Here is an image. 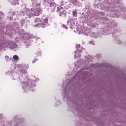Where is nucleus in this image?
Instances as JSON below:
<instances>
[{
    "label": "nucleus",
    "mask_w": 126,
    "mask_h": 126,
    "mask_svg": "<svg viewBox=\"0 0 126 126\" xmlns=\"http://www.w3.org/2000/svg\"><path fill=\"white\" fill-rule=\"evenodd\" d=\"M105 2L106 5L104 6V9L105 12L110 13L106 14L108 17H120L122 15V11L126 10L121 0H113L109 2L106 0Z\"/></svg>",
    "instance_id": "obj_3"
},
{
    "label": "nucleus",
    "mask_w": 126,
    "mask_h": 126,
    "mask_svg": "<svg viewBox=\"0 0 126 126\" xmlns=\"http://www.w3.org/2000/svg\"><path fill=\"white\" fill-rule=\"evenodd\" d=\"M71 74V73L69 72L68 73V75L70 76Z\"/></svg>",
    "instance_id": "obj_37"
},
{
    "label": "nucleus",
    "mask_w": 126,
    "mask_h": 126,
    "mask_svg": "<svg viewBox=\"0 0 126 126\" xmlns=\"http://www.w3.org/2000/svg\"><path fill=\"white\" fill-rule=\"evenodd\" d=\"M22 6L24 8L20 11L19 15H22L24 19H31L33 16H39L42 11V9L40 7H32L30 9L26 7L25 4H22Z\"/></svg>",
    "instance_id": "obj_4"
},
{
    "label": "nucleus",
    "mask_w": 126,
    "mask_h": 126,
    "mask_svg": "<svg viewBox=\"0 0 126 126\" xmlns=\"http://www.w3.org/2000/svg\"><path fill=\"white\" fill-rule=\"evenodd\" d=\"M63 28H64L65 29H66V30H67V27L66 26V25H63Z\"/></svg>",
    "instance_id": "obj_34"
},
{
    "label": "nucleus",
    "mask_w": 126,
    "mask_h": 126,
    "mask_svg": "<svg viewBox=\"0 0 126 126\" xmlns=\"http://www.w3.org/2000/svg\"><path fill=\"white\" fill-rule=\"evenodd\" d=\"M4 17V14L2 11H0V22L2 20V18ZM1 30V26H0V31Z\"/></svg>",
    "instance_id": "obj_21"
},
{
    "label": "nucleus",
    "mask_w": 126,
    "mask_h": 126,
    "mask_svg": "<svg viewBox=\"0 0 126 126\" xmlns=\"http://www.w3.org/2000/svg\"><path fill=\"white\" fill-rule=\"evenodd\" d=\"M33 77L35 78V76H34Z\"/></svg>",
    "instance_id": "obj_45"
},
{
    "label": "nucleus",
    "mask_w": 126,
    "mask_h": 126,
    "mask_svg": "<svg viewBox=\"0 0 126 126\" xmlns=\"http://www.w3.org/2000/svg\"><path fill=\"white\" fill-rule=\"evenodd\" d=\"M83 70H84V69H81L74 76L71 78V80L66 79L65 86L64 82H63V86H65V88L62 91V94L64 99L66 98L67 101H69L70 103L73 102V99L69 97V92H70V90H72V89H74L76 87L78 82H80L81 80L85 78L87 72L85 71L82 72Z\"/></svg>",
    "instance_id": "obj_2"
},
{
    "label": "nucleus",
    "mask_w": 126,
    "mask_h": 126,
    "mask_svg": "<svg viewBox=\"0 0 126 126\" xmlns=\"http://www.w3.org/2000/svg\"><path fill=\"white\" fill-rule=\"evenodd\" d=\"M8 17H9V16H8L7 17L8 18Z\"/></svg>",
    "instance_id": "obj_43"
},
{
    "label": "nucleus",
    "mask_w": 126,
    "mask_h": 126,
    "mask_svg": "<svg viewBox=\"0 0 126 126\" xmlns=\"http://www.w3.org/2000/svg\"><path fill=\"white\" fill-rule=\"evenodd\" d=\"M32 2V7H37L41 5V1L40 0H31Z\"/></svg>",
    "instance_id": "obj_18"
},
{
    "label": "nucleus",
    "mask_w": 126,
    "mask_h": 126,
    "mask_svg": "<svg viewBox=\"0 0 126 126\" xmlns=\"http://www.w3.org/2000/svg\"><path fill=\"white\" fill-rule=\"evenodd\" d=\"M9 20H12V17H9Z\"/></svg>",
    "instance_id": "obj_36"
},
{
    "label": "nucleus",
    "mask_w": 126,
    "mask_h": 126,
    "mask_svg": "<svg viewBox=\"0 0 126 126\" xmlns=\"http://www.w3.org/2000/svg\"><path fill=\"white\" fill-rule=\"evenodd\" d=\"M3 47L15 51L18 49V45L12 40H4L3 37L0 36V50Z\"/></svg>",
    "instance_id": "obj_5"
},
{
    "label": "nucleus",
    "mask_w": 126,
    "mask_h": 126,
    "mask_svg": "<svg viewBox=\"0 0 126 126\" xmlns=\"http://www.w3.org/2000/svg\"><path fill=\"white\" fill-rule=\"evenodd\" d=\"M78 13H77L76 10H73L72 11V15L73 17H76L77 16V15Z\"/></svg>",
    "instance_id": "obj_24"
},
{
    "label": "nucleus",
    "mask_w": 126,
    "mask_h": 126,
    "mask_svg": "<svg viewBox=\"0 0 126 126\" xmlns=\"http://www.w3.org/2000/svg\"><path fill=\"white\" fill-rule=\"evenodd\" d=\"M122 17L123 19H126V12H125L123 14H122Z\"/></svg>",
    "instance_id": "obj_31"
},
{
    "label": "nucleus",
    "mask_w": 126,
    "mask_h": 126,
    "mask_svg": "<svg viewBox=\"0 0 126 126\" xmlns=\"http://www.w3.org/2000/svg\"><path fill=\"white\" fill-rule=\"evenodd\" d=\"M13 59L15 61H18L19 60V57H18L17 55H14L13 56Z\"/></svg>",
    "instance_id": "obj_25"
},
{
    "label": "nucleus",
    "mask_w": 126,
    "mask_h": 126,
    "mask_svg": "<svg viewBox=\"0 0 126 126\" xmlns=\"http://www.w3.org/2000/svg\"><path fill=\"white\" fill-rule=\"evenodd\" d=\"M89 44H90V45H93V46H95V41L93 40H91L89 42Z\"/></svg>",
    "instance_id": "obj_27"
},
{
    "label": "nucleus",
    "mask_w": 126,
    "mask_h": 126,
    "mask_svg": "<svg viewBox=\"0 0 126 126\" xmlns=\"http://www.w3.org/2000/svg\"><path fill=\"white\" fill-rule=\"evenodd\" d=\"M8 2L10 3L11 5H16V4H19L18 0H8Z\"/></svg>",
    "instance_id": "obj_20"
},
{
    "label": "nucleus",
    "mask_w": 126,
    "mask_h": 126,
    "mask_svg": "<svg viewBox=\"0 0 126 126\" xmlns=\"http://www.w3.org/2000/svg\"><path fill=\"white\" fill-rule=\"evenodd\" d=\"M94 7H97V6L96 5H94Z\"/></svg>",
    "instance_id": "obj_41"
},
{
    "label": "nucleus",
    "mask_w": 126,
    "mask_h": 126,
    "mask_svg": "<svg viewBox=\"0 0 126 126\" xmlns=\"http://www.w3.org/2000/svg\"><path fill=\"white\" fill-rule=\"evenodd\" d=\"M115 42L116 44H122V40L120 39H116Z\"/></svg>",
    "instance_id": "obj_29"
},
{
    "label": "nucleus",
    "mask_w": 126,
    "mask_h": 126,
    "mask_svg": "<svg viewBox=\"0 0 126 126\" xmlns=\"http://www.w3.org/2000/svg\"><path fill=\"white\" fill-rule=\"evenodd\" d=\"M27 71L23 68H21L19 70L18 73H12V71H8L6 72L7 75L12 76L14 75L12 79L14 80H19L20 83H22V89L24 92L27 93L30 90L34 92L36 90V83L39 81V78H35L34 80L28 79L26 76Z\"/></svg>",
    "instance_id": "obj_1"
},
{
    "label": "nucleus",
    "mask_w": 126,
    "mask_h": 126,
    "mask_svg": "<svg viewBox=\"0 0 126 126\" xmlns=\"http://www.w3.org/2000/svg\"><path fill=\"white\" fill-rule=\"evenodd\" d=\"M29 38H26L24 40V43L27 47H30L31 46V43L33 42V40H36L37 41H40L41 39L39 37L34 36L32 34H29Z\"/></svg>",
    "instance_id": "obj_9"
},
{
    "label": "nucleus",
    "mask_w": 126,
    "mask_h": 126,
    "mask_svg": "<svg viewBox=\"0 0 126 126\" xmlns=\"http://www.w3.org/2000/svg\"><path fill=\"white\" fill-rule=\"evenodd\" d=\"M25 32L24 30H21V31L20 32V34H21V35H23L24 34Z\"/></svg>",
    "instance_id": "obj_33"
},
{
    "label": "nucleus",
    "mask_w": 126,
    "mask_h": 126,
    "mask_svg": "<svg viewBox=\"0 0 126 126\" xmlns=\"http://www.w3.org/2000/svg\"><path fill=\"white\" fill-rule=\"evenodd\" d=\"M34 22L35 23L39 22L37 24L34 25V27H37V28H40V27L44 28V27L49 25V23H48V19L47 18H40L39 17H37L34 20Z\"/></svg>",
    "instance_id": "obj_7"
},
{
    "label": "nucleus",
    "mask_w": 126,
    "mask_h": 126,
    "mask_svg": "<svg viewBox=\"0 0 126 126\" xmlns=\"http://www.w3.org/2000/svg\"><path fill=\"white\" fill-rule=\"evenodd\" d=\"M43 4L46 7L52 9L53 11H55L56 7H57L56 3L54 2L53 0H43Z\"/></svg>",
    "instance_id": "obj_10"
},
{
    "label": "nucleus",
    "mask_w": 126,
    "mask_h": 126,
    "mask_svg": "<svg viewBox=\"0 0 126 126\" xmlns=\"http://www.w3.org/2000/svg\"><path fill=\"white\" fill-rule=\"evenodd\" d=\"M104 15H105V12H96V16L97 18L101 19V20H103L106 23L108 24L109 26H111V25L109 24V23L110 22L109 19H108V18H106V17H102V16H104Z\"/></svg>",
    "instance_id": "obj_13"
},
{
    "label": "nucleus",
    "mask_w": 126,
    "mask_h": 126,
    "mask_svg": "<svg viewBox=\"0 0 126 126\" xmlns=\"http://www.w3.org/2000/svg\"><path fill=\"white\" fill-rule=\"evenodd\" d=\"M76 50H77L75 51L74 58L75 60H77L81 57V55L79 53H82V51H85V49L81 47L80 44H78L76 46Z\"/></svg>",
    "instance_id": "obj_11"
},
{
    "label": "nucleus",
    "mask_w": 126,
    "mask_h": 126,
    "mask_svg": "<svg viewBox=\"0 0 126 126\" xmlns=\"http://www.w3.org/2000/svg\"><path fill=\"white\" fill-rule=\"evenodd\" d=\"M85 60L83 61L82 63H80V62H82V60L77 61V62L74 64L75 67H81L82 65H83L84 68H86L87 64H88V63L90 62V56H89V55H87L85 56Z\"/></svg>",
    "instance_id": "obj_8"
},
{
    "label": "nucleus",
    "mask_w": 126,
    "mask_h": 126,
    "mask_svg": "<svg viewBox=\"0 0 126 126\" xmlns=\"http://www.w3.org/2000/svg\"><path fill=\"white\" fill-rule=\"evenodd\" d=\"M61 101L60 100L58 99L56 101V103L55 104V106L56 107H57V106H59V105H60V104H61Z\"/></svg>",
    "instance_id": "obj_28"
},
{
    "label": "nucleus",
    "mask_w": 126,
    "mask_h": 126,
    "mask_svg": "<svg viewBox=\"0 0 126 126\" xmlns=\"http://www.w3.org/2000/svg\"><path fill=\"white\" fill-rule=\"evenodd\" d=\"M118 27L117 23H114L113 25L112 28L108 30V31H110V32L112 31V37H113V38H116L119 36V34H118V32H119V31H118Z\"/></svg>",
    "instance_id": "obj_12"
},
{
    "label": "nucleus",
    "mask_w": 126,
    "mask_h": 126,
    "mask_svg": "<svg viewBox=\"0 0 126 126\" xmlns=\"http://www.w3.org/2000/svg\"><path fill=\"white\" fill-rule=\"evenodd\" d=\"M99 0V1H103V0Z\"/></svg>",
    "instance_id": "obj_39"
},
{
    "label": "nucleus",
    "mask_w": 126,
    "mask_h": 126,
    "mask_svg": "<svg viewBox=\"0 0 126 126\" xmlns=\"http://www.w3.org/2000/svg\"><path fill=\"white\" fill-rule=\"evenodd\" d=\"M37 57H42V51L39 50L36 53Z\"/></svg>",
    "instance_id": "obj_23"
},
{
    "label": "nucleus",
    "mask_w": 126,
    "mask_h": 126,
    "mask_svg": "<svg viewBox=\"0 0 126 126\" xmlns=\"http://www.w3.org/2000/svg\"><path fill=\"white\" fill-rule=\"evenodd\" d=\"M25 66H26V68H27V69H29V65H28V64H26V65H25Z\"/></svg>",
    "instance_id": "obj_35"
},
{
    "label": "nucleus",
    "mask_w": 126,
    "mask_h": 126,
    "mask_svg": "<svg viewBox=\"0 0 126 126\" xmlns=\"http://www.w3.org/2000/svg\"><path fill=\"white\" fill-rule=\"evenodd\" d=\"M98 56H100V55L99 54L96 55V57H98Z\"/></svg>",
    "instance_id": "obj_40"
},
{
    "label": "nucleus",
    "mask_w": 126,
    "mask_h": 126,
    "mask_svg": "<svg viewBox=\"0 0 126 126\" xmlns=\"http://www.w3.org/2000/svg\"><path fill=\"white\" fill-rule=\"evenodd\" d=\"M85 35H89L90 34V37H92V38H94L95 39H96V38H98V35H97V33L96 32H89V30H87L84 32Z\"/></svg>",
    "instance_id": "obj_17"
},
{
    "label": "nucleus",
    "mask_w": 126,
    "mask_h": 126,
    "mask_svg": "<svg viewBox=\"0 0 126 126\" xmlns=\"http://www.w3.org/2000/svg\"><path fill=\"white\" fill-rule=\"evenodd\" d=\"M57 12L59 14V16H64V14H65V12L64 11V9L63 7L59 8L57 7Z\"/></svg>",
    "instance_id": "obj_19"
},
{
    "label": "nucleus",
    "mask_w": 126,
    "mask_h": 126,
    "mask_svg": "<svg viewBox=\"0 0 126 126\" xmlns=\"http://www.w3.org/2000/svg\"><path fill=\"white\" fill-rule=\"evenodd\" d=\"M38 59L37 58H34L32 62V63H36V62H38Z\"/></svg>",
    "instance_id": "obj_32"
},
{
    "label": "nucleus",
    "mask_w": 126,
    "mask_h": 126,
    "mask_svg": "<svg viewBox=\"0 0 126 126\" xmlns=\"http://www.w3.org/2000/svg\"><path fill=\"white\" fill-rule=\"evenodd\" d=\"M111 31H108L107 29L104 30L103 29H100L97 31L96 36H97V37H102L103 35H109V34H111Z\"/></svg>",
    "instance_id": "obj_14"
},
{
    "label": "nucleus",
    "mask_w": 126,
    "mask_h": 126,
    "mask_svg": "<svg viewBox=\"0 0 126 126\" xmlns=\"http://www.w3.org/2000/svg\"><path fill=\"white\" fill-rule=\"evenodd\" d=\"M20 13V12L18 13V16H20V17H22V19L20 20V23L21 25V27L24 26H27V22L29 23H30V21L29 20H25V19H27L28 18L26 19L23 18V17L21 15H19Z\"/></svg>",
    "instance_id": "obj_16"
},
{
    "label": "nucleus",
    "mask_w": 126,
    "mask_h": 126,
    "mask_svg": "<svg viewBox=\"0 0 126 126\" xmlns=\"http://www.w3.org/2000/svg\"><path fill=\"white\" fill-rule=\"evenodd\" d=\"M8 14L9 15H12V16H13V15H15V12H14V11H10L8 13Z\"/></svg>",
    "instance_id": "obj_30"
},
{
    "label": "nucleus",
    "mask_w": 126,
    "mask_h": 126,
    "mask_svg": "<svg viewBox=\"0 0 126 126\" xmlns=\"http://www.w3.org/2000/svg\"><path fill=\"white\" fill-rule=\"evenodd\" d=\"M55 100H57V97H55Z\"/></svg>",
    "instance_id": "obj_42"
},
{
    "label": "nucleus",
    "mask_w": 126,
    "mask_h": 126,
    "mask_svg": "<svg viewBox=\"0 0 126 126\" xmlns=\"http://www.w3.org/2000/svg\"><path fill=\"white\" fill-rule=\"evenodd\" d=\"M17 20H18V18L17 19Z\"/></svg>",
    "instance_id": "obj_44"
},
{
    "label": "nucleus",
    "mask_w": 126,
    "mask_h": 126,
    "mask_svg": "<svg viewBox=\"0 0 126 126\" xmlns=\"http://www.w3.org/2000/svg\"><path fill=\"white\" fill-rule=\"evenodd\" d=\"M61 5H63V2H61Z\"/></svg>",
    "instance_id": "obj_38"
},
{
    "label": "nucleus",
    "mask_w": 126,
    "mask_h": 126,
    "mask_svg": "<svg viewBox=\"0 0 126 126\" xmlns=\"http://www.w3.org/2000/svg\"><path fill=\"white\" fill-rule=\"evenodd\" d=\"M6 31L10 35L14 34V33L19 32V25L17 22L10 23L9 25L7 26Z\"/></svg>",
    "instance_id": "obj_6"
},
{
    "label": "nucleus",
    "mask_w": 126,
    "mask_h": 126,
    "mask_svg": "<svg viewBox=\"0 0 126 126\" xmlns=\"http://www.w3.org/2000/svg\"><path fill=\"white\" fill-rule=\"evenodd\" d=\"M69 2L73 4V5H75V4H77L78 3L77 0H69Z\"/></svg>",
    "instance_id": "obj_22"
},
{
    "label": "nucleus",
    "mask_w": 126,
    "mask_h": 126,
    "mask_svg": "<svg viewBox=\"0 0 126 126\" xmlns=\"http://www.w3.org/2000/svg\"><path fill=\"white\" fill-rule=\"evenodd\" d=\"M5 59L7 61V62H9V61H12V58H9L8 56H6L5 57Z\"/></svg>",
    "instance_id": "obj_26"
},
{
    "label": "nucleus",
    "mask_w": 126,
    "mask_h": 126,
    "mask_svg": "<svg viewBox=\"0 0 126 126\" xmlns=\"http://www.w3.org/2000/svg\"><path fill=\"white\" fill-rule=\"evenodd\" d=\"M75 19H72L71 17H68V20L67 21V25L70 26V28L73 29L75 27Z\"/></svg>",
    "instance_id": "obj_15"
}]
</instances>
